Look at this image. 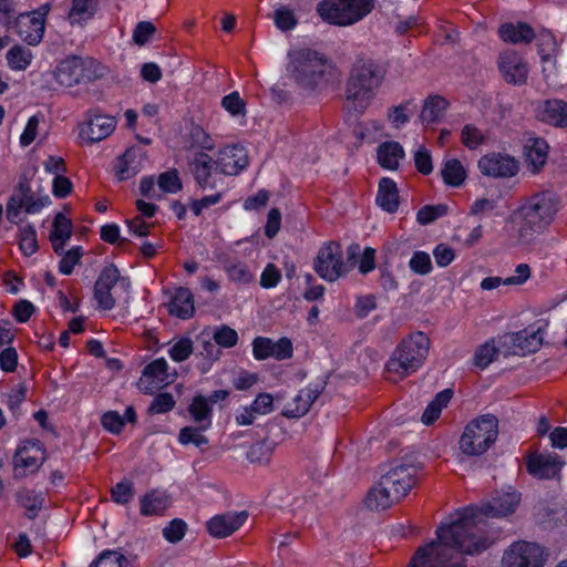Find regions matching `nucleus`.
Masks as SVG:
<instances>
[{"label": "nucleus", "instance_id": "nucleus-52", "mask_svg": "<svg viewBox=\"0 0 567 567\" xmlns=\"http://www.w3.org/2000/svg\"><path fill=\"white\" fill-rule=\"evenodd\" d=\"M213 339L219 347L233 348L238 342V333L235 329L224 324L214 331Z\"/></svg>", "mask_w": 567, "mask_h": 567}, {"label": "nucleus", "instance_id": "nucleus-21", "mask_svg": "<svg viewBox=\"0 0 567 567\" xmlns=\"http://www.w3.org/2000/svg\"><path fill=\"white\" fill-rule=\"evenodd\" d=\"M499 70L506 82L522 85L526 82L528 66L523 58L515 51H506L499 55Z\"/></svg>", "mask_w": 567, "mask_h": 567}, {"label": "nucleus", "instance_id": "nucleus-18", "mask_svg": "<svg viewBox=\"0 0 567 567\" xmlns=\"http://www.w3.org/2000/svg\"><path fill=\"white\" fill-rule=\"evenodd\" d=\"M563 465L561 458L551 454H532L526 460L528 473L539 480L555 478Z\"/></svg>", "mask_w": 567, "mask_h": 567}, {"label": "nucleus", "instance_id": "nucleus-34", "mask_svg": "<svg viewBox=\"0 0 567 567\" xmlns=\"http://www.w3.org/2000/svg\"><path fill=\"white\" fill-rule=\"evenodd\" d=\"M171 504L166 493L152 491L141 499V514L144 516L162 514Z\"/></svg>", "mask_w": 567, "mask_h": 567}, {"label": "nucleus", "instance_id": "nucleus-25", "mask_svg": "<svg viewBox=\"0 0 567 567\" xmlns=\"http://www.w3.org/2000/svg\"><path fill=\"white\" fill-rule=\"evenodd\" d=\"M19 37L30 45L41 42L44 34V22L31 13H20L14 20Z\"/></svg>", "mask_w": 567, "mask_h": 567}, {"label": "nucleus", "instance_id": "nucleus-44", "mask_svg": "<svg viewBox=\"0 0 567 567\" xmlns=\"http://www.w3.org/2000/svg\"><path fill=\"white\" fill-rule=\"evenodd\" d=\"M412 105L413 100H406L403 103L391 106L388 110V121L394 128H400L410 121V115L412 114Z\"/></svg>", "mask_w": 567, "mask_h": 567}, {"label": "nucleus", "instance_id": "nucleus-43", "mask_svg": "<svg viewBox=\"0 0 567 567\" xmlns=\"http://www.w3.org/2000/svg\"><path fill=\"white\" fill-rule=\"evenodd\" d=\"M529 142L526 153L527 161L533 165L534 172H537L546 163L548 145L540 138H535Z\"/></svg>", "mask_w": 567, "mask_h": 567}, {"label": "nucleus", "instance_id": "nucleus-46", "mask_svg": "<svg viewBox=\"0 0 567 567\" xmlns=\"http://www.w3.org/2000/svg\"><path fill=\"white\" fill-rule=\"evenodd\" d=\"M19 246L25 256H31L38 250L37 231L33 226L25 225L20 229Z\"/></svg>", "mask_w": 567, "mask_h": 567}, {"label": "nucleus", "instance_id": "nucleus-40", "mask_svg": "<svg viewBox=\"0 0 567 567\" xmlns=\"http://www.w3.org/2000/svg\"><path fill=\"white\" fill-rule=\"evenodd\" d=\"M33 54L29 48L22 45H13L7 52L8 65L14 71H24L31 64Z\"/></svg>", "mask_w": 567, "mask_h": 567}, {"label": "nucleus", "instance_id": "nucleus-47", "mask_svg": "<svg viewBox=\"0 0 567 567\" xmlns=\"http://www.w3.org/2000/svg\"><path fill=\"white\" fill-rule=\"evenodd\" d=\"M134 494V484L127 480L118 482L111 489L112 501L120 505H127L133 499Z\"/></svg>", "mask_w": 567, "mask_h": 567}, {"label": "nucleus", "instance_id": "nucleus-51", "mask_svg": "<svg viewBox=\"0 0 567 567\" xmlns=\"http://www.w3.org/2000/svg\"><path fill=\"white\" fill-rule=\"evenodd\" d=\"M83 256V249L80 246L73 247L65 251L59 262V271L63 275H71L74 266L80 264Z\"/></svg>", "mask_w": 567, "mask_h": 567}, {"label": "nucleus", "instance_id": "nucleus-12", "mask_svg": "<svg viewBox=\"0 0 567 567\" xmlns=\"http://www.w3.org/2000/svg\"><path fill=\"white\" fill-rule=\"evenodd\" d=\"M546 553L535 543H514L503 556L504 567H544Z\"/></svg>", "mask_w": 567, "mask_h": 567}, {"label": "nucleus", "instance_id": "nucleus-29", "mask_svg": "<svg viewBox=\"0 0 567 567\" xmlns=\"http://www.w3.org/2000/svg\"><path fill=\"white\" fill-rule=\"evenodd\" d=\"M195 306L190 290L179 287L168 305V312L181 319H188L194 315Z\"/></svg>", "mask_w": 567, "mask_h": 567}, {"label": "nucleus", "instance_id": "nucleus-39", "mask_svg": "<svg viewBox=\"0 0 567 567\" xmlns=\"http://www.w3.org/2000/svg\"><path fill=\"white\" fill-rule=\"evenodd\" d=\"M441 175L445 184L460 187L466 178V171L458 159L452 158L445 162Z\"/></svg>", "mask_w": 567, "mask_h": 567}, {"label": "nucleus", "instance_id": "nucleus-53", "mask_svg": "<svg viewBox=\"0 0 567 567\" xmlns=\"http://www.w3.org/2000/svg\"><path fill=\"white\" fill-rule=\"evenodd\" d=\"M175 400L171 393L163 392L157 394L148 406L150 414H162L169 412L175 406Z\"/></svg>", "mask_w": 567, "mask_h": 567}, {"label": "nucleus", "instance_id": "nucleus-19", "mask_svg": "<svg viewBox=\"0 0 567 567\" xmlns=\"http://www.w3.org/2000/svg\"><path fill=\"white\" fill-rule=\"evenodd\" d=\"M248 517L246 511L216 515L207 522L208 533L216 538H225L239 529Z\"/></svg>", "mask_w": 567, "mask_h": 567}, {"label": "nucleus", "instance_id": "nucleus-30", "mask_svg": "<svg viewBox=\"0 0 567 567\" xmlns=\"http://www.w3.org/2000/svg\"><path fill=\"white\" fill-rule=\"evenodd\" d=\"M499 37L509 43H530L535 39L534 29L526 22L504 23L498 29Z\"/></svg>", "mask_w": 567, "mask_h": 567}, {"label": "nucleus", "instance_id": "nucleus-24", "mask_svg": "<svg viewBox=\"0 0 567 567\" xmlns=\"http://www.w3.org/2000/svg\"><path fill=\"white\" fill-rule=\"evenodd\" d=\"M115 126V117L94 113L90 115L86 128L82 130L81 135L90 143L100 142L111 135Z\"/></svg>", "mask_w": 567, "mask_h": 567}, {"label": "nucleus", "instance_id": "nucleus-38", "mask_svg": "<svg viewBox=\"0 0 567 567\" xmlns=\"http://www.w3.org/2000/svg\"><path fill=\"white\" fill-rule=\"evenodd\" d=\"M97 10V0H72L69 20L72 24H81L91 19Z\"/></svg>", "mask_w": 567, "mask_h": 567}, {"label": "nucleus", "instance_id": "nucleus-33", "mask_svg": "<svg viewBox=\"0 0 567 567\" xmlns=\"http://www.w3.org/2000/svg\"><path fill=\"white\" fill-rule=\"evenodd\" d=\"M447 101L440 95H430L423 103L420 114L422 124L429 125L439 122L447 107Z\"/></svg>", "mask_w": 567, "mask_h": 567}, {"label": "nucleus", "instance_id": "nucleus-26", "mask_svg": "<svg viewBox=\"0 0 567 567\" xmlns=\"http://www.w3.org/2000/svg\"><path fill=\"white\" fill-rule=\"evenodd\" d=\"M54 78L60 85L71 87L79 84L85 78L84 62L76 56L63 60L54 71Z\"/></svg>", "mask_w": 567, "mask_h": 567}, {"label": "nucleus", "instance_id": "nucleus-36", "mask_svg": "<svg viewBox=\"0 0 567 567\" xmlns=\"http://www.w3.org/2000/svg\"><path fill=\"white\" fill-rule=\"evenodd\" d=\"M453 392L450 389H445L439 392L435 398L429 403L421 417L422 422L426 425L435 422L442 412V409L447 405L452 399Z\"/></svg>", "mask_w": 567, "mask_h": 567}, {"label": "nucleus", "instance_id": "nucleus-60", "mask_svg": "<svg viewBox=\"0 0 567 567\" xmlns=\"http://www.w3.org/2000/svg\"><path fill=\"white\" fill-rule=\"evenodd\" d=\"M18 351L13 347H6L0 351V369L6 373H12L18 368Z\"/></svg>", "mask_w": 567, "mask_h": 567}, {"label": "nucleus", "instance_id": "nucleus-8", "mask_svg": "<svg viewBox=\"0 0 567 567\" xmlns=\"http://www.w3.org/2000/svg\"><path fill=\"white\" fill-rule=\"evenodd\" d=\"M288 71L293 80L306 89H312L324 73V59L310 49L290 53Z\"/></svg>", "mask_w": 567, "mask_h": 567}, {"label": "nucleus", "instance_id": "nucleus-5", "mask_svg": "<svg viewBox=\"0 0 567 567\" xmlns=\"http://www.w3.org/2000/svg\"><path fill=\"white\" fill-rule=\"evenodd\" d=\"M497 437L498 419L493 414H483L465 426L458 447L464 455L480 456L491 449Z\"/></svg>", "mask_w": 567, "mask_h": 567}, {"label": "nucleus", "instance_id": "nucleus-54", "mask_svg": "<svg viewBox=\"0 0 567 567\" xmlns=\"http://www.w3.org/2000/svg\"><path fill=\"white\" fill-rule=\"evenodd\" d=\"M199 427L186 426L179 431L178 441L183 445L193 443L197 447H202L208 444V440L205 435L200 434Z\"/></svg>", "mask_w": 567, "mask_h": 567}, {"label": "nucleus", "instance_id": "nucleus-35", "mask_svg": "<svg viewBox=\"0 0 567 567\" xmlns=\"http://www.w3.org/2000/svg\"><path fill=\"white\" fill-rule=\"evenodd\" d=\"M188 411L196 423H199V430H207L212 424V409L206 396L198 394L193 399Z\"/></svg>", "mask_w": 567, "mask_h": 567}, {"label": "nucleus", "instance_id": "nucleus-32", "mask_svg": "<svg viewBox=\"0 0 567 567\" xmlns=\"http://www.w3.org/2000/svg\"><path fill=\"white\" fill-rule=\"evenodd\" d=\"M404 155V150L399 142H384L378 147L379 164L386 169H398L399 162Z\"/></svg>", "mask_w": 567, "mask_h": 567}, {"label": "nucleus", "instance_id": "nucleus-61", "mask_svg": "<svg viewBox=\"0 0 567 567\" xmlns=\"http://www.w3.org/2000/svg\"><path fill=\"white\" fill-rule=\"evenodd\" d=\"M462 142L471 150H475L484 142L483 133L472 124H467L462 131Z\"/></svg>", "mask_w": 567, "mask_h": 567}, {"label": "nucleus", "instance_id": "nucleus-48", "mask_svg": "<svg viewBox=\"0 0 567 567\" xmlns=\"http://www.w3.org/2000/svg\"><path fill=\"white\" fill-rule=\"evenodd\" d=\"M274 22L280 31L285 32L295 29L298 23V19L292 10L282 6L274 12Z\"/></svg>", "mask_w": 567, "mask_h": 567}, {"label": "nucleus", "instance_id": "nucleus-37", "mask_svg": "<svg viewBox=\"0 0 567 567\" xmlns=\"http://www.w3.org/2000/svg\"><path fill=\"white\" fill-rule=\"evenodd\" d=\"M538 54L540 55L542 62H555L558 44L555 35L548 30L539 31L536 37Z\"/></svg>", "mask_w": 567, "mask_h": 567}, {"label": "nucleus", "instance_id": "nucleus-56", "mask_svg": "<svg viewBox=\"0 0 567 567\" xmlns=\"http://www.w3.org/2000/svg\"><path fill=\"white\" fill-rule=\"evenodd\" d=\"M169 357L175 362H183L189 358L193 353V341L192 339L185 337L179 339L176 343H174L169 351Z\"/></svg>", "mask_w": 567, "mask_h": 567}, {"label": "nucleus", "instance_id": "nucleus-15", "mask_svg": "<svg viewBox=\"0 0 567 567\" xmlns=\"http://www.w3.org/2000/svg\"><path fill=\"white\" fill-rule=\"evenodd\" d=\"M189 171L199 188L214 189L217 187V173L219 169L212 156L198 152L189 162Z\"/></svg>", "mask_w": 567, "mask_h": 567}, {"label": "nucleus", "instance_id": "nucleus-17", "mask_svg": "<svg viewBox=\"0 0 567 567\" xmlns=\"http://www.w3.org/2000/svg\"><path fill=\"white\" fill-rule=\"evenodd\" d=\"M252 353L254 358L259 361L268 358L284 360L292 355V343L287 338L275 342L269 338L257 337L252 341Z\"/></svg>", "mask_w": 567, "mask_h": 567}, {"label": "nucleus", "instance_id": "nucleus-1", "mask_svg": "<svg viewBox=\"0 0 567 567\" xmlns=\"http://www.w3.org/2000/svg\"><path fill=\"white\" fill-rule=\"evenodd\" d=\"M519 501L518 493H504L482 507L470 506L455 512L447 523L439 526L437 542L420 547L409 567H464L462 554H480L492 543L486 518L514 513Z\"/></svg>", "mask_w": 567, "mask_h": 567}, {"label": "nucleus", "instance_id": "nucleus-45", "mask_svg": "<svg viewBox=\"0 0 567 567\" xmlns=\"http://www.w3.org/2000/svg\"><path fill=\"white\" fill-rule=\"evenodd\" d=\"M157 184L163 193L176 194L183 188L178 171L175 168L159 174Z\"/></svg>", "mask_w": 567, "mask_h": 567}, {"label": "nucleus", "instance_id": "nucleus-4", "mask_svg": "<svg viewBox=\"0 0 567 567\" xmlns=\"http://www.w3.org/2000/svg\"><path fill=\"white\" fill-rule=\"evenodd\" d=\"M417 467L413 464H398L388 471L373 487L365 503L370 509L380 511L401 501L414 486Z\"/></svg>", "mask_w": 567, "mask_h": 567}, {"label": "nucleus", "instance_id": "nucleus-28", "mask_svg": "<svg viewBox=\"0 0 567 567\" xmlns=\"http://www.w3.org/2000/svg\"><path fill=\"white\" fill-rule=\"evenodd\" d=\"M71 220L62 213H58L54 217L53 227L49 236L53 250L58 255H62L64 252V246L66 241L71 238Z\"/></svg>", "mask_w": 567, "mask_h": 567}, {"label": "nucleus", "instance_id": "nucleus-11", "mask_svg": "<svg viewBox=\"0 0 567 567\" xmlns=\"http://www.w3.org/2000/svg\"><path fill=\"white\" fill-rule=\"evenodd\" d=\"M120 285L125 291L131 287L130 279L121 277L120 270L113 264L106 266L97 277L94 285V299L100 309L111 310L116 305V299L112 295V289Z\"/></svg>", "mask_w": 567, "mask_h": 567}, {"label": "nucleus", "instance_id": "nucleus-20", "mask_svg": "<svg viewBox=\"0 0 567 567\" xmlns=\"http://www.w3.org/2000/svg\"><path fill=\"white\" fill-rule=\"evenodd\" d=\"M168 364L164 358L156 359L148 363L140 379V389L147 394L154 393L155 390L171 382L167 372Z\"/></svg>", "mask_w": 567, "mask_h": 567}, {"label": "nucleus", "instance_id": "nucleus-41", "mask_svg": "<svg viewBox=\"0 0 567 567\" xmlns=\"http://www.w3.org/2000/svg\"><path fill=\"white\" fill-rule=\"evenodd\" d=\"M136 151L128 150L118 159L116 175L120 181L135 176L141 169V162H136Z\"/></svg>", "mask_w": 567, "mask_h": 567}, {"label": "nucleus", "instance_id": "nucleus-9", "mask_svg": "<svg viewBox=\"0 0 567 567\" xmlns=\"http://www.w3.org/2000/svg\"><path fill=\"white\" fill-rule=\"evenodd\" d=\"M313 269L320 278L328 282H334L346 276L341 245L337 241L326 243L313 260Z\"/></svg>", "mask_w": 567, "mask_h": 567}, {"label": "nucleus", "instance_id": "nucleus-27", "mask_svg": "<svg viewBox=\"0 0 567 567\" xmlns=\"http://www.w3.org/2000/svg\"><path fill=\"white\" fill-rule=\"evenodd\" d=\"M35 199L29 184L19 183L18 188L9 198L7 204V218L10 223L18 224L21 221L22 209L27 213L28 205H31Z\"/></svg>", "mask_w": 567, "mask_h": 567}, {"label": "nucleus", "instance_id": "nucleus-6", "mask_svg": "<svg viewBox=\"0 0 567 567\" xmlns=\"http://www.w3.org/2000/svg\"><path fill=\"white\" fill-rule=\"evenodd\" d=\"M374 3V0H321L316 12L328 24L350 27L369 16Z\"/></svg>", "mask_w": 567, "mask_h": 567}, {"label": "nucleus", "instance_id": "nucleus-62", "mask_svg": "<svg viewBox=\"0 0 567 567\" xmlns=\"http://www.w3.org/2000/svg\"><path fill=\"white\" fill-rule=\"evenodd\" d=\"M156 28L150 21H141L136 24L133 31V41L137 45H144L148 42L151 37L155 33Z\"/></svg>", "mask_w": 567, "mask_h": 567}, {"label": "nucleus", "instance_id": "nucleus-58", "mask_svg": "<svg viewBox=\"0 0 567 567\" xmlns=\"http://www.w3.org/2000/svg\"><path fill=\"white\" fill-rule=\"evenodd\" d=\"M124 561H126L124 555L115 550H105L100 554L90 567H122Z\"/></svg>", "mask_w": 567, "mask_h": 567}, {"label": "nucleus", "instance_id": "nucleus-57", "mask_svg": "<svg viewBox=\"0 0 567 567\" xmlns=\"http://www.w3.org/2000/svg\"><path fill=\"white\" fill-rule=\"evenodd\" d=\"M186 529V523L181 518H175L163 529V536L167 542L175 544L184 538Z\"/></svg>", "mask_w": 567, "mask_h": 567}, {"label": "nucleus", "instance_id": "nucleus-22", "mask_svg": "<svg viewBox=\"0 0 567 567\" xmlns=\"http://www.w3.org/2000/svg\"><path fill=\"white\" fill-rule=\"evenodd\" d=\"M326 388L324 381H318L311 383L308 388L299 391L295 396L292 404L284 411V415L287 417H301L303 416L312 405V403L319 398Z\"/></svg>", "mask_w": 567, "mask_h": 567}, {"label": "nucleus", "instance_id": "nucleus-23", "mask_svg": "<svg viewBox=\"0 0 567 567\" xmlns=\"http://www.w3.org/2000/svg\"><path fill=\"white\" fill-rule=\"evenodd\" d=\"M536 117L549 125L567 127V102L563 100H546L540 102L536 110Z\"/></svg>", "mask_w": 567, "mask_h": 567}, {"label": "nucleus", "instance_id": "nucleus-10", "mask_svg": "<svg viewBox=\"0 0 567 567\" xmlns=\"http://www.w3.org/2000/svg\"><path fill=\"white\" fill-rule=\"evenodd\" d=\"M544 340V328H526L518 332L505 333L499 338L504 355H526L540 349Z\"/></svg>", "mask_w": 567, "mask_h": 567}, {"label": "nucleus", "instance_id": "nucleus-7", "mask_svg": "<svg viewBox=\"0 0 567 567\" xmlns=\"http://www.w3.org/2000/svg\"><path fill=\"white\" fill-rule=\"evenodd\" d=\"M430 349V339L423 332L412 333L401 341L386 363L389 372L400 377L415 372L424 362Z\"/></svg>", "mask_w": 567, "mask_h": 567}, {"label": "nucleus", "instance_id": "nucleus-50", "mask_svg": "<svg viewBox=\"0 0 567 567\" xmlns=\"http://www.w3.org/2000/svg\"><path fill=\"white\" fill-rule=\"evenodd\" d=\"M447 206L444 204L423 206L416 214V220L421 225H429L437 218L446 215Z\"/></svg>", "mask_w": 567, "mask_h": 567}, {"label": "nucleus", "instance_id": "nucleus-59", "mask_svg": "<svg viewBox=\"0 0 567 567\" xmlns=\"http://www.w3.org/2000/svg\"><path fill=\"white\" fill-rule=\"evenodd\" d=\"M223 107L233 116L245 115V102L238 92H231L221 100Z\"/></svg>", "mask_w": 567, "mask_h": 567}, {"label": "nucleus", "instance_id": "nucleus-14", "mask_svg": "<svg viewBox=\"0 0 567 567\" xmlns=\"http://www.w3.org/2000/svg\"><path fill=\"white\" fill-rule=\"evenodd\" d=\"M42 450L38 440H28L17 450L14 462L16 477H24L38 471L43 462Z\"/></svg>", "mask_w": 567, "mask_h": 567}, {"label": "nucleus", "instance_id": "nucleus-3", "mask_svg": "<svg viewBox=\"0 0 567 567\" xmlns=\"http://www.w3.org/2000/svg\"><path fill=\"white\" fill-rule=\"evenodd\" d=\"M383 79L384 72L375 61L357 60L346 82V109L359 115L363 114L374 100Z\"/></svg>", "mask_w": 567, "mask_h": 567}, {"label": "nucleus", "instance_id": "nucleus-31", "mask_svg": "<svg viewBox=\"0 0 567 567\" xmlns=\"http://www.w3.org/2000/svg\"><path fill=\"white\" fill-rule=\"evenodd\" d=\"M377 204L385 212L392 214L399 208V192L396 184L389 177L379 182Z\"/></svg>", "mask_w": 567, "mask_h": 567}, {"label": "nucleus", "instance_id": "nucleus-42", "mask_svg": "<svg viewBox=\"0 0 567 567\" xmlns=\"http://www.w3.org/2000/svg\"><path fill=\"white\" fill-rule=\"evenodd\" d=\"M497 353L504 354V348H501V343L498 342V347H495L493 340L487 341L476 349L473 358L474 364L481 369H485L494 361Z\"/></svg>", "mask_w": 567, "mask_h": 567}, {"label": "nucleus", "instance_id": "nucleus-49", "mask_svg": "<svg viewBox=\"0 0 567 567\" xmlns=\"http://www.w3.org/2000/svg\"><path fill=\"white\" fill-rule=\"evenodd\" d=\"M225 269L229 278L237 284H249L254 280V274L244 262L227 264Z\"/></svg>", "mask_w": 567, "mask_h": 567}, {"label": "nucleus", "instance_id": "nucleus-64", "mask_svg": "<svg viewBox=\"0 0 567 567\" xmlns=\"http://www.w3.org/2000/svg\"><path fill=\"white\" fill-rule=\"evenodd\" d=\"M414 163L416 169L423 175H429L433 171L431 154L424 146L414 153Z\"/></svg>", "mask_w": 567, "mask_h": 567}, {"label": "nucleus", "instance_id": "nucleus-55", "mask_svg": "<svg viewBox=\"0 0 567 567\" xmlns=\"http://www.w3.org/2000/svg\"><path fill=\"white\" fill-rule=\"evenodd\" d=\"M410 269L417 275H427L432 270V262L430 255L425 251H415L410 261Z\"/></svg>", "mask_w": 567, "mask_h": 567}, {"label": "nucleus", "instance_id": "nucleus-63", "mask_svg": "<svg viewBox=\"0 0 567 567\" xmlns=\"http://www.w3.org/2000/svg\"><path fill=\"white\" fill-rule=\"evenodd\" d=\"M498 208V202L493 198L476 199L471 206V215L484 217L492 214Z\"/></svg>", "mask_w": 567, "mask_h": 567}, {"label": "nucleus", "instance_id": "nucleus-13", "mask_svg": "<svg viewBox=\"0 0 567 567\" xmlns=\"http://www.w3.org/2000/svg\"><path fill=\"white\" fill-rule=\"evenodd\" d=\"M478 169L487 177L511 178L518 173L519 163L508 154L493 152L480 158Z\"/></svg>", "mask_w": 567, "mask_h": 567}, {"label": "nucleus", "instance_id": "nucleus-16", "mask_svg": "<svg viewBox=\"0 0 567 567\" xmlns=\"http://www.w3.org/2000/svg\"><path fill=\"white\" fill-rule=\"evenodd\" d=\"M215 162L220 174L234 176L248 165V155L244 146L228 145L218 152Z\"/></svg>", "mask_w": 567, "mask_h": 567}, {"label": "nucleus", "instance_id": "nucleus-2", "mask_svg": "<svg viewBox=\"0 0 567 567\" xmlns=\"http://www.w3.org/2000/svg\"><path fill=\"white\" fill-rule=\"evenodd\" d=\"M560 198L550 190L538 192L526 198L511 215L513 247L526 248L553 224L560 209Z\"/></svg>", "mask_w": 567, "mask_h": 567}]
</instances>
